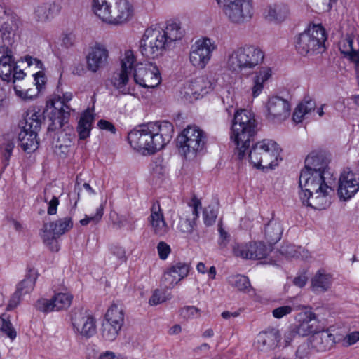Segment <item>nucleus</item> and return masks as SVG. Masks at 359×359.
Here are the masks:
<instances>
[{"instance_id": "53", "label": "nucleus", "mask_w": 359, "mask_h": 359, "mask_svg": "<svg viewBox=\"0 0 359 359\" xmlns=\"http://www.w3.org/2000/svg\"><path fill=\"white\" fill-rule=\"evenodd\" d=\"M162 281L165 287L168 289L174 287L181 280L177 278V276L172 274L168 270L165 272Z\"/></svg>"}, {"instance_id": "10", "label": "nucleus", "mask_w": 359, "mask_h": 359, "mask_svg": "<svg viewBox=\"0 0 359 359\" xmlns=\"http://www.w3.org/2000/svg\"><path fill=\"white\" fill-rule=\"evenodd\" d=\"M41 116L34 109L29 110L25 118V123L18 134L21 148L27 153L34 151L39 147L37 132L41 128Z\"/></svg>"}, {"instance_id": "28", "label": "nucleus", "mask_w": 359, "mask_h": 359, "mask_svg": "<svg viewBox=\"0 0 359 359\" xmlns=\"http://www.w3.org/2000/svg\"><path fill=\"white\" fill-rule=\"evenodd\" d=\"M306 165L302 170H308L309 172L320 171L324 174L325 172H330L327 167L328 161L320 154H311L305 161Z\"/></svg>"}, {"instance_id": "59", "label": "nucleus", "mask_w": 359, "mask_h": 359, "mask_svg": "<svg viewBox=\"0 0 359 359\" xmlns=\"http://www.w3.org/2000/svg\"><path fill=\"white\" fill-rule=\"evenodd\" d=\"M217 217L216 212L210 207L205 208L203 211V219L205 224L208 226L213 224Z\"/></svg>"}, {"instance_id": "37", "label": "nucleus", "mask_w": 359, "mask_h": 359, "mask_svg": "<svg viewBox=\"0 0 359 359\" xmlns=\"http://www.w3.org/2000/svg\"><path fill=\"white\" fill-rule=\"evenodd\" d=\"M280 251L282 255L287 257H295L302 259H306L309 257V253L307 250L291 244H285L281 246Z\"/></svg>"}, {"instance_id": "51", "label": "nucleus", "mask_w": 359, "mask_h": 359, "mask_svg": "<svg viewBox=\"0 0 359 359\" xmlns=\"http://www.w3.org/2000/svg\"><path fill=\"white\" fill-rule=\"evenodd\" d=\"M180 316L185 319L198 317L200 316V310L194 306H187L181 309Z\"/></svg>"}, {"instance_id": "36", "label": "nucleus", "mask_w": 359, "mask_h": 359, "mask_svg": "<svg viewBox=\"0 0 359 359\" xmlns=\"http://www.w3.org/2000/svg\"><path fill=\"white\" fill-rule=\"evenodd\" d=\"M332 282V276L330 274L319 271L312 278L311 287L315 291L325 292L330 287Z\"/></svg>"}, {"instance_id": "20", "label": "nucleus", "mask_w": 359, "mask_h": 359, "mask_svg": "<svg viewBox=\"0 0 359 359\" xmlns=\"http://www.w3.org/2000/svg\"><path fill=\"white\" fill-rule=\"evenodd\" d=\"M279 332L275 329H271L258 334L254 342L255 348L262 353H268L273 351L279 342Z\"/></svg>"}, {"instance_id": "16", "label": "nucleus", "mask_w": 359, "mask_h": 359, "mask_svg": "<svg viewBox=\"0 0 359 359\" xmlns=\"http://www.w3.org/2000/svg\"><path fill=\"white\" fill-rule=\"evenodd\" d=\"M134 80L144 88H154L160 84L161 76L155 64L147 62L137 65L134 71Z\"/></svg>"}, {"instance_id": "49", "label": "nucleus", "mask_w": 359, "mask_h": 359, "mask_svg": "<svg viewBox=\"0 0 359 359\" xmlns=\"http://www.w3.org/2000/svg\"><path fill=\"white\" fill-rule=\"evenodd\" d=\"M36 308L37 310L44 313L55 311L52 298L50 299L43 298L39 299L36 303Z\"/></svg>"}, {"instance_id": "50", "label": "nucleus", "mask_w": 359, "mask_h": 359, "mask_svg": "<svg viewBox=\"0 0 359 359\" xmlns=\"http://www.w3.org/2000/svg\"><path fill=\"white\" fill-rule=\"evenodd\" d=\"M0 330L4 331L11 339L16 337V332L10 321H7L1 317H0Z\"/></svg>"}, {"instance_id": "11", "label": "nucleus", "mask_w": 359, "mask_h": 359, "mask_svg": "<svg viewBox=\"0 0 359 359\" xmlns=\"http://www.w3.org/2000/svg\"><path fill=\"white\" fill-rule=\"evenodd\" d=\"M163 34V29L158 27H150L145 30L140 48L144 57L157 58L169 47Z\"/></svg>"}, {"instance_id": "14", "label": "nucleus", "mask_w": 359, "mask_h": 359, "mask_svg": "<svg viewBox=\"0 0 359 359\" xmlns=\"http://www.w3.org/2000/svg\"><path fill=\"white\" fill-rule=\"evenodd\" d=\"M216 48L217 45L214 40L208 37L199 39L191 46L189 62L198 69H204L210 61L212 53Z\"/></svg>"}, {"instance_id": "25", "label": "nucleus", "mask_w": 359, "mask_h": 359, "mask_svg": "<svg viewBox=\"0 0 359 359\" xmlns=\"http://www.w3.org/2000/svg\"><path fill=\"white\" fill-rule=\"evenodd\" d=\"M313 351L325 352L335 344V337L329 330L316 331L309 338Z\"/></svg>"}, {"instance_id": "35", "label": "nucleus", "mask_w": 359, "mask_h": 359, "mask_svg": "<svg viewBox=\"0 0 359 359\" xmlns=\"http://www.w3.org/2000/svg\"><path fill=\"white\" fill-rule=\"evenodd\" d=\"M93 119V116L89 110L81 115L77 128L80 139L84 140L89 136Z\"/></svg>"}, {"instance_id": "41", "label": "nucleus", "mask_w": 359, "mask_h": 359, "mask_svg": "<svg viewBox=\"0 0 359 359\" xmlns=\"http://www.w3.org/2000/svg\"><path fill=\"white\" fill-rule=\"evenodd\" d=\"M53 4L46 2L38 6L34 11V18L38 22H44L53 17Z\"/></svg>"}, {"instance_id": "43", "label": "nucleus", "mask_w": 359, "mask_h": 359, "mask_svg": "<svg viewBox=\"0 0 359 359\" xmlns=\"http://www.w3.org/2000/svg\"><path fill=\"white\" fill-rule=\"evenodd\" d=\"M121 330V328L115 327L114 325L103 322L101 328V334L105 340L112 341L118 337Z\"/></svg>"}, {"instance_id": "38", "label": "nucleus", "mask_w": 359, "mask_h": 359, "mask_svg": "<svg viewBox=\"0 0 359 359\" xmlns=\"http://www.w3.org/2000/svg\"><path fill=\"white\" fill-rule=\"evenodd\" d=\"M264 232L268 242L270 244H273L280 239L283 233V228L280 223L273 221L267 224Z\"/></svg>"}, {"instance_id": "24", "label": "nucleus", "mask_w": 359, "mask_h": 359, "mask_svg": "<svg viewBox=\"0 0 359 359\" xmlns=\"http://www.w3.org/2000/svg\"><path fill=\"white\" fill-rule=\"evenodd\" d=\"M201 205V201L197 198L194 197L191 199L189 203V210L185 211L179 222V229L182 232L187 233L192 232L195 220L198 217V208Z\"/></svg>"}, {"instance_id": "3", "label": "nucleus", "mask_w": 359, "mask_h": 359, "mask_svg": "<svg viewBox=\"0 0 359 359\" xmlns=\"http://www.w3.org/2000/svg\"><path fill=\"white\" fill-rule=\"evenodd\" d=\"M15 24L12 18H8L0 27V77L7 81L20 80L25 73L18 69L10 46L15 36Z\"/></svg>"}, {"instance_id": "12", "label": "nucleus", "mask_w": 359, "mask_h": 359, "mask_svg": "<svg viewBox=\"0 0 359 359\" xmlns=\"http://www.w3.org/2000/svg\"><path fill=\"white\" fill-rule=\"evenodd\" d=\"M72 98L71 93L63 94L62 97L55 96L47 102V111L51 123L48 126L49 130L61 128L65 122H67L69 114L70 107L67 104Z\"/></svg>"}, {"instance_id": "29", "label": "nucleus", "mask_w": 359, "mask_h": 359, "mask_svg": "<svg viewBox=\"0 0 359 359\" xmlns=\"http://www.w3.org/2000/svg\"><path fill=\"white\" fill-rule=\"evenodd\" d=\"M13 83L15 95L23 100H32L38 95L34 84L31 81L22 79L16 80Z\"/></svg>"}, {"instance_id": "63", "label": "nucleus", "mask_w": 359, "mask_h": 359, "mask_svg": "<svg viewBox=\"0 0 359 359\" xmlns=\"http://www.w3.org/2000/svg\"><path fill=\"white\" fill-rule=\"evenodd\" d=\"M296 334H297L294 328L286 332L284 334V336L283 338L282 344H283V346L285 347H286V346H288L289 345H290L292 341L294 340Z\"/></svg>"}, {"instance_id": "17", "label": "nucleus", "mask_w": 359, "mask_h": 359, "mask_svg": "<svg viewBox=\"0 0 359 359\" xmlns=\"http://www.w3.org/2000/svg\"><path fill=\"white\" fill-rule=\"evenodd\" d=\"M227 20L232 24L241 25L253 15V6L250 0H239L223 11Z\"/></svg>"}, {"instance_id": "6", "label": "nucleus", "mask_w": 359, "mask_h": 359, "mask_svg": "<svg viewBox=\"0 0 359 359\" xmlns=\"http://www.w3.org/2000/svg\"><path fill=\"white\" fill-rule=\"evenodd\" d=\"M264 53L259 47L245 45L237 47L229 53L226 65L232 71L241 72L248 69H254L262 64Z\"/></svg>"}, {"instance_id": "52", "label": "nucleus", "mask_w": 359, "mask_h": 359, "mask_svg": "<svg viewBox=\"0 0 359 359\" xmlns=\"http://www.w3.org/2000/svg\"><path fill=\"white\" fill-rule=\"evenodd\" d=\"M34 283L32 278H28L21 281L17 286L16 291L21 294L29 293L32 290Z\"/></svg>"}, {"instance_id": "42", "label": "nucleus", "mask_w": 359, "mask_h": 359, "mask_svg": "<svg viewBox=\"0 0 359 359\" xmlns=\"http://www.w3.org/2000/svg\"><path fill=\"white\" fill-rule=\"evenodd\" d=\"M52 299L55 311H60L70 306L73 296L69 293L60 292L55 294Z\"/></svg>"}, {"instance_id": "26", "label": "nucleus", "mask_w": 359, "mask_h": 359, "mask_svg": "<svg viewBox=\"0 0 359 359\" xmlns=\"http://www.w3.org/2000/svg\"><path fill=\"white\" fill-rule=\"evenodd\" d=\"M149 221L152 231L156 235L161 236L168 232L169 227L165 221L163 213L159 204H154L152 205Z\"/></svg>"}, {"instance_id": "18", "label": "nucleus", "mask_w": 359, "mask_h": 359, "mask_svg": "<svg viewBox=\"0 0 359 359\" xmlns=\"http://www.w3.org/2000/svg\"><path fill=\"white\" fill-rule=\"evenodd\" d=\"M266 107V118L273 123H281L290 114L291 107L289 102L279 96L269 97Z\"/></svg>"}, {"instance_id": "33", "label": "nucleus", "mask_w": 359, "mask_h": 359, "mask_svg": "<svg viewBox=\"0 0 359 359\" xmlns=\"http://www.w3.org/2000/svg\"><path fill=\"white\" fill-rule=\"evenodd\" d=\"M163 34L168 46L172 42L180 40L184 35L180 24L175 22L168 23L165 28L163 29Z\"/></svg>"}, {"instance_id": "60", "label": "nucleus", "mask_w": 359, "mask_h": 359, "mask_svg": "<svg viewBox=\"0 0 359 359\" xmlns=\"http://www.w3.org/2000/svg\"><path fill=\"white\" fill-rule=\"evenodd\" d=\"M110 251L111 253L121 262L126 260V252L123 247L117 245H112L110 248Z\"/></svg>"}, {"instance_id": "40", "label": "nucleus", "mask_w": 359, "mask_h": 359, "mask_svg": "<svg viewBox=\"0 0 359 359\" xmlns=\"http://www.w3.org/2000/svg\"><path fill=\"white\" fill-rule=\"evenodd\" d=\"M72 142L70 137L65 133H60L58 135L57 140L55 143V152L60 156H65L70 150Z\"/></svg>"}, {"instance_id": "4", "label": "nucleus", "mask_w": 359, "mask_h": 359, "mask_svg": "<svg viewBox=\"0 0 359 359\" xmlns=\"http://www.w3.org/2000/svg\"><path fill=\"white\" fill-rule=\"evenodd\" d=\"M257 130V122L255 114L248 110L241 109L234 114L230 139L236 146L235 155L238 159L246 156L252 137Z\"/></svg>"}, {"instance_id": "32", "label": "nucleus", "mask_w": 359, "mask_h": 359, "mask_svg": "<svg viewBox=\"0 0 359 359\" xmlns=\"http://www.w3.org/2000/svg\"><path fill=\"white\" fill-rule=\"evenodd\" d=\"M353 41L352 36L346 35L339 41V48L343 55L348 57L351 61L359 65V52L353 49Z\"/></svg>"}, {"instance_id": "55", "label": "nucleus", "mask_w": 359, "mask_h": 359, "mask_svg": "<svg viewBox=\"0 0 359 359\" xmlns=\"http://www.w3.org/2000/svg\"><path fill=\"white\" fill-rule=\"evenodd\" d=\"M359 341V331H353L348 333L342 339V345L348 347L354 345Z\"/></svg>"}, {"instance_id": "21", "label": "nucleus", "mask_w": 359, "mask_h": 359, "mask_svg": "<svg viewBox=\"0 0 359 359\" xmlns=\"http://www.w3.org/2000/svg\"><path fill=\"white\" fill-rule=\"evenodd\" d=\"M297 324L294 327L298 335L305 337L313 334L318 330L316 316L312 311L299 313L297 316Z\"/></svg>"}, {"instance_id": "9", "label": "nucleus", "mask_w": 359, "mask_h": 359, "mask_svg": "<svg viewBox=\"0 0 359 359\" xmlns=\"http://www.w3.org/2000/svg\"><path fill=\"white\" fill-rule=\"evenodd\" d=\"M177 142L180 152L185 158H194L204 149L206 135L198 126H188L178 135Z\"/></svg>"}, {"instance_id": "46", "label": "nucleus", "mask_w": 359, "mask_h": 359, "mask_svg": "<svg viewBox=\"0 0 359 359\" xmlns=\"http://www.w3.org/2000/svg\"><path fill=\"white\" fill-rule=\"evenodd\" d=\"M168 270L182 280L187 276L189 272V266L185 263L178 262L172 265Z\"/></svg>"}, {"instance_id": "34", "label": "nucleus", "mask_w": 359, "mask_h": 359, "mask_svg": "<svg viewBox=\"0 0 359 359\" xmlns=\"http://www.w3.org/2000/svg\"><path fill=\"white\" fill-rule=\"evenodd\" d=\"M227 281L230 285L244 293H250L253 290L248 278L241 274L231 275L228 277Z\"/></svg>"}, {"instance_id": "45", "label": "nucleus", "mask_w": 359, "mask_h": 359, "mask_svg": "<svg viewBox=\"0 0 359 359\" xmlns=\"http://www.w3.org/2000/svg\"><path fill=\"white\" fill-rule=\"evenodd\" d=\"M106 318L111 320H115L117 322L124 323V313L123 309L116 305L112 304L107 311L105 314Z\"/></svg>"}, {"instance_id": "15", "label": "nucleus", "mask_w": 359, "mask_h": 359, "mask_svg": "<svg viewBox=\"0 0 359 359\" xmlns=\"http://www.w3.org/2000/svg\"><path fill=\"white\" fill-rule=\"evenodd\" d=\"M71 323L74 332L81 338L89 339L96 333L95 318L86 310H73Z\"/></svg>"}, {"instance_id": "44", "label": "nucleus", "mask_w": 359, "mask_h": 359, "mask_svg": "<svg viewBox=\"0 0 359 359\" xmlns=\"http://www.w3.org/2000/svg\"><path fill=\"white\" fill-rule=\"evenodd\" d=\"M313 351L309 339L302 341L296 350V357L298 359H309Z\"/></svg>"}, {"instance_id": "8", "label": "nucleus", "mask_w": 359, "mask_h": 359, "mask_svg": "<svg viewBox=\"0 0 359 359\" xmlns=\"http://www.w3.org/2000/svg\"><path fill=\"white\" fill-rule=\"evenodd\" d=\"M326 40L325 29L320 25H313L299 34L296 41V49L302 55L321 53L325 50Z\"/></svg>"}, {"instance_id": "57", "label": "nucleus", "mask_w": 359, "mask_h": 359, "mask_svg": "<svg viewBox=\"0 0 359 359\" xmlns=\"http://www.w3.org/2000/svg\"><path fill=\"white\" fill-rule=\"evenodd\" d=\"M292 311L293 309L291 306L285 305L274 309L272 311V314L275 318L280 319L289 315Z\"/></svg>"}, {"instance_id": "1", "label": "nucleus", "mask_w": 359, "mask_h": 359, "mask_svg": "<svg viewBox=\"0 0 359 359\" xmlns=\"http://www.w3.org/2000/svg\"><path fill=\"white\" fill-rule=\"evenodd\" d=\"M174 128L168 121L149 123L128 133V139L135 149L147 154L163 149L172 138Z\"/></svg>"}, {"instance_id": "7", "label": "nucleus", "mask_w": 359, "mask_h": 359, "mask_svg": "<svg viewBox=\"0 0 359 359\" xmlns=\"http://www.w3.org/2000/svg\"><path fill=\"white\" fill-rule=\"evenodd\" d=\"M281 151V148L275 141L265 139L252 145L248 152V158L255 168H273L282 160Z\"/></svg>"}, {"instance_id": "23", "label": "nucleus", "mask_w": 359, "mask_h": 359, "mask_svg": "<svg viewBox=\"0 0 359 359\" xmlns=\"http://www.w3.org/2000/svg\"><path fill=\"white\" fill-rule=\"evenodd\" d=\"M359 189L356 175L351 171H344L339 178L338 192L344 200L351 198Z\"/></svg>"}, {"instance_id": "48", "label": "nucleus", "mask_w": 359, "mask_h": 359, "mask_svg": "<svg viewBox=\"0 0 359 359\" xmlns=\"http://www.w3.org/2000/svg\"><path fill=\"white\" fill-rule=\"evenodd\" d=\"M136 61L134 52L131 50H127L123 54L121 61V67L132 72L133 65Z\"/></svg>"}, {"instance_id": "30", "label": "nucleus", "mask_w": 359, "mask_h": 359, "mask_svg": "<svg viewBox=\"0 0 359 359\" xmlns=\"http://www.w3.org/2000/svg\"><path fill=\"white\" fill-rule=\"evenodd\" d=\"M131 72L121 67L113 74L111 83L114 88L118 90L122 94H130V88L126 87V85L129 81V76Z\"/></svg>"}, {"instance_id": "13", "label": "nucleus", "mask_w": 359, "mask_h": 359, "mask_svg": "<svg viewBox=\"0 0 359 359\" xmlns=\"http://www.w3.org/2000/svg\"><path fill=\"white\" fill-rule=\"evenodd\" d=\"M72 226L73 222L71 217L60 218L55 222L44 224L41 229V237L51 251L57 252L60 246L57 238L69 231Z\"/></svg>"}, {"instance_id": "39", "label": "nucleus", "mask_w": 359, "mask_h": 359, "mask_svg": "<svg viewBox=\"0 0 359 359\" xmlns=\"http://www.w3.org/2000/svg\"><path fill=\"white\" fill-rule=\"evenodd\" d=\"M288 8L284 4H274L269 6L266 18L271 21L280 22L285 19Z\"/></svg>"}, {"instance_id": "2", "label": "nucleus", "mask_w": 359, "mask_h": 359, "mask_svg": "<svg viewBox=\"0 0 359 359\" xmlns=\"http://www.w3.org/2000/svg\"><path fill=\"white\" fill-rule=\"evenodd\" d=\"M334 178L331 172H309L302 170L299 176V198L304 205L314 209H324L327 204V196L332 190Z\"/></svg>"}, {"instance_id": "61", "label": "nucleus", "mask_w": 359, "mask_h": 359, "mask_svg": "<svg viewBox=\"0 0 359 359\" xmlns=\"http://www.w3.org/2000/svg\"><path fill=\"white\" fill-rule=\"evenodd\" d=\"M34 87L37 90V94L39 93V90L43 88V86L46 83V76L43 72L39 71L37 73H36L34 75Z\"/></svg>"}, {"instance_id": "31", "label": "nucleus", "mask_w": 359, "mask_h": 359, "mask_svg": "<svg viewBox=\"0 0 359 359\" xmlns=\"http://www.w3.org/2000/svg\"><path fill=\"white\" fill-rule=\"evenodd\" d=\"M192 94L198 98L203 96L212 89V83L206 76H201L195 79L189 85Z\"/></svg>"}, {"instance_id": "62", "label": "nucleus", "mask_w": 359, "mask_h": 359, "mask_svg": "<svg viewBox=\"0 0 359 359\" xmlns=\"http://www.w3.org/2000/svg\"><path fill=\"white\" fill-rule=\"evenodd\" d=\"M165 301V298L158 290H155L152 296L149 300V304L151 306H156Z\"/></svg>"}, {"instance_id": "22", "label": "nucleus", "mask_w": 359, "mask_h": 359, "mask_svg": "<svg viewBox=\"0 0 359 359\" xmlns=\"http://www.w3.org/2000/svg\"><path fill=\"white\" fill-rule=\"evenodd\" d=\"M108 56L109 53L105 46L96 43L91 48L86 57L88 69L96 72L106 65Z\"/></svg>"}, {"instance_id": "5", "label": "nucleus", "mask_w": 359, "mask_h": 359, "mask_svg": "<svg viewBox=\"0 0 359 359\" xmlns=\"http://www.w3.org/2000/svg\"><path fill=\"white\" fill-rule=\"evenodd\" d=\"M94 13L104 22L121 25L134 15V7L129 0H93Z\"/></svg>"}, {"instance_id": "54", "label": "nucleus", "mask_w": 359, "mask_h": 359, "mask_svg": "<svg viewBox=\"0 0 359 359\" xmlns=\"http://www.w3.org/2000/svg\"><path fill=\"white\" fill-rule=\"evenodd\" d=\"M103 215V207L100 205L96 210V213L93 216L86 215L85 218L80 220V223L83 226H86L90 222L97 223Z\"/></svg>"}, {"instance_id": "19", "label": "nucleus", "mask_w": 359, "mask_h": 359, "mask_svg": "<svg viewBox=\"0 0 359 359\" xmlns=\"http://www.w3.org/2000/svg\"><path fill=\"white\" fill-rule=\"evenodd\" d=\"M232 250L235 256L246 259H262L269 254L266 246L262 242L235 243Z\"/></svg>"}, {"instance_id": "56", "label": "nucleus", "mask_w": 359, "mask_h": 359, "mask_svg": "<svg viewBox=\"0 0 359 359\" xmlns=\"http://www.w3.org/2000/svg\"><path fill=\"white\" fill-rule=\"evenodd\" d=\"M156 248L159 258L162 260L166 259L171 252L170 245L164 241L159 242Z\"/></svg>"}, {"instance_id": "27", "label": "nucleus", "mask_w": 359, "mask_h": 359, "mask_svg": "<svg viewBox=\"0 0 359 359\" xmlns=\"http://www.w3.org/2000/svg\"><path fill=\"white\" fill-rule=\"evenodd\" d=\"M271 76V69L268 67H263L255 72L252 77V95L258 97L264 89L265 83Z\"/></svg>"}, {"instance_id": "64", "label": "nucleus", "mask_w": 359, "mask_h": 359, "mask_svg": "<svg viewBox=\"0 0 359 359\" xmlns=\"http://www.w3.org/2000/svg\"><path fill=\"white\" fill-rule=\"evenodd\" d=\"M76 41V36L73 33H66L62 35V44L69 48L74 45Z\"/></svg>"}, {"instance_id": "47", "label": "nucleus", "mask_w": 359, "mask_h": 359, "mask_svg": "<svg viewBox=\"0 0 359 359\" xmlns=\"http://www.w3.org/2000/svg\"><path fill=\"white\" fill-rule=\"evenodd\" d=\"M50 186L46 187L44 189V201L47 202L48 204L47 213L49 215H53L57 213V206L59 205V200L57 197L53 196L52 198L48 201L49 198V192H50Z\"/></svg>"}, {"instance_id": "58", "label": "nucleus", "mask_w": 359, "mask_h": 359, "mask_svg": "<svg viewBox=\"0 0 359 359\" xmlns=\"http://www.w3.org/2000/svg\"><path fill=\"white\" fill-rule=\"evenodd\" d=\"M14 148V143L12 141L4 144L1 147V152L4 158L5 165L8 164L9 158Z\"/></svg>"}]
</instances>
